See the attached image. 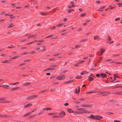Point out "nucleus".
<instances>
[{"label":"nucleus","instance_id":"f257e3e1","mask_svg":"<svg viewBox=\"0 0 122 122\" xmlns=\"http://www.w3.org/2000/svg\"><path fill=\"white\" fill-rule=\"evenodd\" d=\"M88 118L93 119L99 120L102 119L103 117L102 116H100L99 115H97L95 116L91 114L90 115V116L88 117Z\"/></svg>","mask_w":122,"mask_h":122},{"label":"nucleus","instance_id":"f03ea898","mask_svg":"<svg viewBox=\"0 0 122 122\" xmlns=\"http://www.w3.org/2000/svg\"><path fill=\"white\" fill-rule=\"evenodd\" d=\"M66 115V113L63 111H61L58 114V115L59 118H62Z\"/></svg>","mask_w":122,"mask_h":122},{"label":"nucleus","instance_id":"7ed1b4c3","mask_svg":"<svg viewBox=\"0 0 122 122\" xmlns=\"http://www.w3.org/2000/svg\"><path fill=\"white\" fill-rule=\"evenodd\" d=\"M38 96L37 95H33L27 97V98L28 99H37L39 98L37 97Z\"/></svg>","mask_w":122,"mask_h":122},{"label":"nucleus","instance_id":"20e7f679","mask_svg":"<svg viewBox=\"0 0 122 122\" xmlns=\"http://www.w3.org/2000/svg\"><path fill=\"white\" fill-rule=\"evenodd\" d=\"M66 78V76L64 75L61 76H58L56 77V79H57L58 80H64Z\"/></svg>","mask_w":122,"mask_h":122},{"label":"nucleus","instance_id":"39448f33","mask_svg":"<svg viewBox=\"0 0 122 122\" xmlns=\"http://www.w3.org/2000/svg\"><path fill=\"white\" fill-rule=\"evenodd\" d=\"M93 39L95 40H97L99 41L101 39V38L99 36L96 35L94 36Z\"/></svg>","mask_w":122,"mask_h":122},{"label":"nucleus","instance_id":"423d86ee","mask_svg":"<svg viewBox=\"0 0 122 122\" xmlns=\"http://www.w3.org/2000/svg\"><path fill=\"white\" fill-rule=\"evenodd\" d=\"M101 77L102 78H104L107 76V75L105 73H100Z\"/></svg>","mask_w":122,"mask_h":122},{"label":"nucleus","instance_id":"0eeeda50","mask_svg":"<svg viewBox=\"0 0 122 122\" xmlns=\"http://www.w3.org/2000/svg\"><path fill=\"white\" fill-rule=\"evenodd\" d=\"M111 41V38L109 36H107V40L106 43H107Z\"/></svg>","mask_w":122,"mask_h":122},{"label":"nucleus","instance_id":"6e6552de","mask_svg":"<svg viewBox=\"0 0 122 122\" xmlns=\"http://www.w3.org/2000/svg\"><path fill=\"white\" fill-rule=\"evenodd\" d=\"M55 70V69L53 68H48L46 69H45L43 70L44 71H46L48 70L50 71H53Z\"/></svg>","mask_w":122,"mask_h":122},{"label":"nucleus","instance_id":"1a4fd4ad","mask_svg":"<svg viewBox=\"0 0 122 122\" xmlns=\"http://www.w3.org/2000/svg\"><path fill=\"white\" fill-rule=\"evenodd\" d=\"M14 26V25L13 23H11L8 25L7 27L8 28H10Z\"/></svg>","mask_w":122,"mask_h":122},{"label":"nucleus","instance_id":"9d476101","mask_svg":"<svg viewBox=\"0 0 122 122\" xmlns=\"http://www.w3.org/2000/svg\"><path fill=\"white\" fill-rule=\"evenodd\" d=\"M0 117H10L8 115H2L1 114H0Z\"/></svg>","mask_w":122,"mask_h":122},{"label":"nucleus","instance_id":"9b49d317","mask_svg":"<svg viewBox=\"0 0 122 122\" xmlns=\"http://www.w3.org/2000/svg\"><path fill=\"white\" fill-rule=\"evenodd\" d=\"M110 92H104V93L102 95V96H105L107 95L108 94H109Z\"/></svg>","mask_w":122,"mask_h":122},{"label":"nucleus","instance_id":"f8f14e48","mask_svg":"<svg viewBox=\"0 0 122 122\" xmlns=\"http://www.w3.org/2000/svg\"><path fill=\"white\" fill-rule=\"evenodd\" d=\"M96 92H96V91H89L86 92V94H91L93 93H95Z\"/></svg>","mask_w":122,"mask_h":122},{"label":"nucleus","instance_id":"ddd939ff","mask_svg":"<svg viewBox=\"0 0 122 122\" xmlns=\"http://www.w3.org/2000/svg\"><path fill=\"white\" fill-rule=\"evenodd\" d=\"M32 104L31 103H28L27 104L25 105L24 106V107H30V106H32Z\"/></svg>","mask_w":122,"mask_h":122},{"label":"nucleus","instance_id":"4468645a","mask_svg":"<svg viewBox=\"0 0 122 122\" xmlns=\"http://www.w3.org/2000/svg\"><path fill=\"white\" fill-rule=\"evenodd\" d=\"M67 111L70 113H73V111L70 108H69L67 109Z\"/></svg>","mask_w":122,"mask_h":122},{"label":"nucleus","instance_id":"2eb2a0df","mask_svg":"<svg viewBox=\"0 0 122 122\" xmlns=\"http://www.w3.org/2000/svg\"><path fill=\"white\" fill-rule=\"evenodd\" d=\"M10 60H7L2 62V63H8L10 62Z\"/></svg>","mask_w":122,"mask_h":122},{"label":"nucleus","instance_id":"dca6fc26","mask_svg":"<svg viewBox=\"0 0 122 122\" xmlns=\"http://www.w3.org/2000/svg\"><path fill=\"white\" fill-rule=\"evenodd\" d=\"M31 83L29 82H26L23 85L24 86H28L30 85Z\"/></svg>","mask_w":122,"mask_h":122},{"label":"nucleus","instance_id":"f3484780","mask_svg":"<svg viewBox=\"0 0 122 122\" xmlns=\"http://www.w3.org/2000/svg\"><path fill=\"white\" fill-rule=\"evenodd\" d=\"M47 13H48L46 12H40V14L41 15H46V14H47Z\"/></svg>","mask_w":122,"mask_h":122},{"label":"nucleus","instance_id":"a211bd4d","mask_svg":"<svg viewBox=\"0 0 122 122\" xmlns=\"http://www.w3.org/2000/svg\"><path fill=\"white\" fill-rule=\"evenodd\" d=\"M52 109L50 107H47L46 108H43V110H51Z\"/></svg>","mask_w":122,"mask_h":122},{"label":"nucleus","instance_id":"6ab92c4d","mask_svg":"<svg viewBox=\"0 0 122 122\" xmlns=\"http://www.w3.org/2000/svg\"><path fill=\"white\" fill-rule=\"evenodd\" d=\"M42 47V49L41 50V51H44L46 50V49L45 48V47L44 46H41V47Z\"/></svg>","mask_w":122,"mask_h":122},{"label":"nucleus","instance_id":"aec40b11","mask_svg":"<svg viewBox=\"0 0 122 122\" xmlns=\"http://www.w3.org/2000/svg\"><path fill=\"white\" fill-rule=\"evenodd\" d=\"M31 114V112H28L25 114L24 116L23 117H25L27 116L28 115H30Z\"/></svg>","mask_w":122,"mask_h":122},{"label":"nucleus","instance_id":"412c9836","mask_svg":"<svg viewBox=\"0 0 122 122\" xmlns=\"http://www.w3.org/2000/svg\"><path fill=\"white\" fill-rule=\"evenodd\" d=\"M19 57V56L17 55L16 56H15L11 58V59L12 60L18 58Z\"/></svg>","mask_w":122,"mask_h":122},{"label":"nucleus","instance_id":"4be33fe9","mask_svg":"<svg viewBox=\"0 0 122 122\" xmlns=\"http://www.w3.org/2000/svg\"><path fill=\"white\" fill-rule=\"evenodd\" d=\"M10 102L9 101H3L0 102V103H8Z\"/></svg>","mask_w":122,"mask_h":122},{"label":"nucleus","instance_id":"5701e85b","mask_svg":"<svg viewBox=\"0 0 122 122\" xmlns=\"http://www.w3.org/2000/svg\"><path fill=\"white\" fill-rule=\"evenodd\" d=\"M100 52L101 53V54H102L105 51V50L103 48H102L100 50Z\"/></svg>","mask_w":122,"mask_h":122},{"label":"nucleus","instance_id":"b1692460","mask_svg":"<svg viewBox=\"0 0 122 122\" xmlns=\"http://www.w3.org/2000/svg\"><path fill=\"white\" fill-rule=\"evenodd\" d=\"M73 81L72 80L69 81H67L66 82H65L64 83V84H67V83H69L71 82H73Z\"/></svg>","mask_w":122,"mask_h":122},{"label":"nucleus","instance_id":"393cba45","mask_svg":"<svg viewBox=\"0 0 122 122\" xmlns=\"http://www.w3.org/2000/svg\"><path fill=\"white\" fill-rule=\"evenodd\" d=\"M57 113H49L48 114V115H56Z\"/></svg>","mask_w":122,"mask_h":122},{"label":"nucleus","instance_id":"a878e982","mask_svg":"<svg viewBox=\"0 0 122 122\" xmlns=\"http://www.w3.org/2000/svg\"><path fill=\"white\" fill-rule=\"evenodd\" d=\"M116 77H119L117 75V76H114V79L113 80V81H112V82H114V81L115 80H116Z\"/></svg>","mask_w":122,"mask_h":122},{"label":"nucleus","instance_id":"bb28decb","mask_svg":"<svg viewBox=\"0 0 122 122\" xmlns=\"http://www.w3.org/2000/svg\"><path fill=\"white\" fill-rule=\"evenodd\" d=\"M20 88L19 87H17L14 88H13L11 89V90L12 91L16 90L17 89H19Z\"/></svg>","mask_w":122,"mask_h":122},{"label":"nucleus","instance_id":"cd10ccee","mask_svg":"<svg viewBox=\"0 0 122 122\" xmlns=\"http://www.w3.org/2000/svg\"><path fill=\"white\" fill-rule=\"evenodd\" d=\"M88 41V39H84L83 40H82L80 41V42H83L85 41Z\"/></svg>","mask_w":122,"mask_h":122},{"label":"nucleus","instance_id":"c85d7f7f","mask_svg":"<svg viewBox=\"0 0 122 122\" xmlns=\"http://www.w3.org/2000/svg\"><path fill=\"white\" fill-rule=\"evenodd\" d=\"M64 24L63 23H61V24H58L56 25V27H59L60 26H62Z\"/></svg>","mask_w":122,"mask_h":122},{"label":"nucleus","instance_id":"c756f323","mask_svg":"<svg viewBox=\"0 0 122 122\" xmlns=\"http://www.w3.org/2000/svg\"><path fill=\"white\" fill-rule=\"evenodd\" d=\"M93 79L92 78V77L89 76V81H93Z\"/></svg>","mask_w":122,"mask_h":122},{"label":"nucleus","instance_id":"7c9ffc66","mask_svg":"<svg viewBox=\"0 0 122 122\" xmlns=\"http://www.w3.org/2000/svg\"><path fill=\"white\" fill-rule=\"evenodd\" d=\"M57 66V65H53L50 66V67H51V68H53L54 67H56Z\"/></svg>","mask_w":122,"mask_h":122},{"label":"nucleus","instance_id":"2f4dec72","mask_svg":"<svg viewBox=\"0 0 122 122\" xmlns=\"http://www.w3.org/2000/svg\"><path fill=\"white\" fill-rule=\"evenodd\" d=\"M53 36V35H50L46 37L45 38H49Z\"/></svg>","mask_w":122,"mask_h":122},{"label":"nucleus","instance_id":"473e14b6","mask_svg":"<svg viewBox=\"0 0 122 122\" xmlns=\"http://www.w3.org/2000/svg\"><path fill=\"white\" fill-rule=\"evenodd\" d=\"M98 92V94L99 95H100L101 94H103V93H104V92H102L101 91H98L97 92Z\"/></svg>","mask_w":122,"mask_h":122},{"label":"nucleus","instance_id":"72a5a7b5","mask_svg":"<svg viewBox=\"0 0 122 122\" xmlns=\"http://www.w3.org/2000/svg\"><path fill=\"white\" fill-rule=\"evenodd\" d=\"M84 108H79L77 109V110L79 111H83L84 110H85Z\"/></svg>","mask_w":122,"mask_h":122},{"label":"nucleus","instance_id":"f704fd0d","mask_svg":"<svg viewBox=\"0 0 122 122\" xmlns=\"http://www.w3.org/2000/svg\"><path fill=\"white\" fill-rule=\"evenodd\" d=\"M36 115H32L31 116H29L28 117V118H31L32 117H34L35 116H36Z\"/></svg>","mask_w":122,"mask_h":122},{"label":"nucleus","instance_id":"c9c22d12","mask_svg":"<svg viewBox=\"0 0 122 122\" xmlns=\"http://www.w3.org/2000/svg\"><path fill=\"white\" fill-rule=\"evenodd\" d=\"M19 83V82H16L15 83H13V84H9L10 85H15L16 84H18Z\"/></svg>","mask_w":122,"mask_h":122},{"label":"nucleus","instance_id":"e433bc0d","mask_svg":"<svg viewBox=\"0 0 122 122\" xmlns=\"http://www.w3.org/2000/svg\"><path fill=\"white\" fill-rule=\"evenodd\" d=\"M80 92H78V90L76 88L75 89V92L76 94H78Z\"/></svg>","mask_w":122,"mask_h":122},{"label":"nucleus","instance_id":"4c0bfd02","mask_svg":"<svg viewBox=\"0 0 122 122\" xmlns=\"http://www.w3.org/2000/svg\"><path fill=\"white\" fill-rule=\"evenodd\" d=\"M83 113H89V112L88 111L85 110H83Z\"/></svg>","mask_w":122,"mask_h":122},{"label":"nucleus","instance_id":"58836bf2","mask_svg":"<svg viewBox=\"0 0 122 122\" xmlns=\"http://www.w3.org/2000/svg\"><path fill=\"white\" fill-rule=\"evenodd\" d=\"M81 45H76L75 46V48H77L79 47H81Z\"/></svg>","mask_w":122,"mask_h":122},{"label":"nucleus","instance_id":"ea45409f","mask_svg":"<svg viewBox=\"0 0 122 122\" xmlns=\"http://www.w3.org/2000/svg\"><path fill=\"white\" fill-rule=\"evenodd\" d=\"M86 15V14L85 13H82L80 15V16L83 17L85 16Z\"/></svg>","mask_w":122,"mask_h":122},{"label":"nucleus","instance_id":"a19ab883","mask_svg":"<svg viewBox=\"0 0 122 122\" xmlns=\"http://www.w3.org/2000/svg\"><path fill=\"white\" fill-rule=\"evenodd\" d=\"M73 9H71V10H68V13H70L71 12V11H73Z\"/></svg>","mask_w":122,"mask_h":122},{"label":"nucleus","instance_id":"79ce46f5","mask_svg":"<svg viewBox=\"0 0 122 122\" xmlns=\"http://www.w3.org/2000/svg\"><path fill=\"white\" fill-rule=\"evenodd\" d=\"M84 62V60L81 61H80L78 63V64H80L83 63Z\"/></svg>","mask_w":122,"mask_h":122},{"label":"nucleus","instance_id":"37998d69","mask_svg":"<svg viewBox=\"0 0 122 122\" xmlns=\"http://www.w3.org/2000/svg\"><path fill=\"white\" fill-rule=\"evenodd\" d=\"M117 4L119 7H122V4L121 3H118Z\"/></svg>","mask_w":122,"mask_h":122},{"label":"nucleus","instance_id":"c03bdc74","mask_svg":"<svg viewBox=\"0 0 122 122\" xmlns=\"http://www.w3.org/2000/svg\"><path fill=\"white\" fill-rule=\"evenodd\" d=\"M56 27L55 26H53L51 27L50 29L51 30H53Z\"/></svg>","mask_w":122,"mask_h":122},{"label":"nucleus","instance_id":"a18cd8bd","mask_svg":"<svg viewBox=\"0 0 122 122\" xmlns=\"http://www.w3.org/2000/svg\"><path fill=\"white\" fill-rule=\"evenodd\" d=\"M81 78V76H76L75 77V78L77 79H80Z\"/></svg>","mask_w":122,"mask_h":122},{"label":"nucleus","instance_id":"49530a36","mask_svg":"<svg viewBox=\"0 0 122 122\" xmlns=\"http://www.w3.org/2000/svg\"><path fill=\"white\" fill-rule=\"evenodd\" d=\"M52 117L53 118H59L58 115V116H52Z\"/></svg>","mask_w":122,"mask_h":122},{"label":"nucleus","instance_id":"de8ad7c7","mask_svg":"<svg viewBox=\"0 0 122 122\" xmlns=\"http://www.w3.org/2000/svg\"><path fill=\"white\" fill-rule=\"evenodd\" d=\"M96 76H97L98 78H99L101 77L100 74H97L96 75Z\"/></svg>","mask_w":122,"mask_h":122},{"label":"nucleus","instance_id":"09e8293b","mask_svg":"<svg viewBox=\"0 0 122 122\" xmlns=\"http://www.w3.org/2000/svg\"><path fill=\"white\" fill-rule=\"evenodd\" d=\"M111 60H112L111 59H107L105 60V61L106 62H108L111 61Z\"/></svg>","mask_w":122,"mask_h":122},{"label":"nucleus","instance_id":"8fccbe9b","mask_svg":"<svg viewBox=\"0 0 122 122\" xmlns=\"http://www.w3.org/2000/svg\"><path fill=\"white\" fill-rule=\"evenodd\" d=\"M28 53V52H23V53H22L21 54V55H24L25 54H27Z\"/></svg>","mask_w":122,"mask_h":122},{"label":"nucleus","instance_id":"3c124183","mask_svg":"<svg viewBox=\"0 0 122 122\" xmlns=\"http://www.w3.org/2000/svg\"><path fill=\"white\" fill-rule=\"evenodd\" d=\"M115 94L118 95H121L120 92H115Z\"/></svg>","mask_w":122,"mask_h":122},{"label":"nucleus","instance_id":"603ef678","mask_svg":"<svg viewBox=\"0 0 122 122\" xmlns=\"http://www.w3.org/2000/svg\"><path fill=\"white\" fill-rule=\"evenodd\" d=\"M25 64L24 63H21L19 65L20 66H22L24 65Z\"/></svg>","mask_w":122,"mask_h":122},{"label":"nucleus","instance_id":"864d4df0","mask_svg":"<svg viewBox=\"0 0 122 122\" xmlns=\"http://www.w3.org/2000/svg\"><path fill=\"white\" fill-rule=\"evenodd\" d=\"M74 102L76 103L77 104L79 103H80V102L76 101H74Z\"/></svg>","mask_w":122,"mask_h":122},{"label":"nucleus","instance_id":"5fc2aeb1","mask_svg":"<svg viewBox=\"0 0 122 122\" xmlns=\"http://www.w3.org/2000/svg\"><path fill=\"white\" fill-rule=\"evenodd\" d=\"M37 1H36V0L33 3V5H36L37 4Z\"/></svg>","mask_w":122,"mask_h":122},{"label":"nucleus","instance_id":"6e6d98bb","mask_svg":"<svg viewBox=\"0 0 122 122\" xmlns=\"http://www.w3.org/2000/svg\"><path fill=\"white\" fill-rule=\"evenodd\" d=\"M44 41L43 40H39L37 41V42H43Z\"/></svg>","mask_w":122,"mask_h":122},{"label":"nucleus","instance_id":"4d7b16f0","mask_svg":"<svg viewBox=\"0 0 122 122\" xmlns=\"http://www.w3.org/2000/svg\"><path fill=\"white\" fill-rule=\"evenodd\" d=\"M40 50V48H35V50L36 51H38Z\"/></svg>","mask_w":122,"mask_h":122},{"label":"nucleus","instance_id":"13d9d810","mask_svg":"<svg viewBox=\"0 0 122 122\" xmlns=\"http://www.w3.org/2000/svg\"><path fill=\"white\" fill-rule=\"evenodd\" d=\"M83 113V112H77V114H82Z\"/></svg>","mask_w":122,"mask_h":122},{"label":"nucleus","instance_id":"bf43d9fd","mask_svg":"<svg viewBox=\"0 0 122 122\" xmlns=\"http://www.w3.org/2000/svg\"><path fill=\"white\" fill-rule=\"evenodd\" d=\"M34 42H32L30 43H27L26 44L27 45H29V44H31L32 43H33Z\"/></svg>","mask_w":122,"mask_h":122},{"label":"nucleus","instance_id":"052dcab7","mask_svg":"<svg viewBox=\"0 0 122 122\" xmlns=\"http://www.w3.org/2000/svg\"><path fill=\"white\" fill-rule=\"evenodd\" d=\"M5 15H9V16H13V15L12 14H10L9 15V14H5Z\"/></svg>","mask_w":122,"mask_h":122},{"label":"nucleus","instance_id":"680f3d73","mask_svg":"<svg viewBox=\"0 0 122 122\" xmlns=\"http://www.w3.org/2000/svg\"><path fill=\"white\" fill-rule=\"evenodd\" d=\"M81 106L82 107H86V104H83L81 105Z\"/></svg>","mask_w":122,"mask_h":122},{"label":"nucleus","instance_id":"e2e57ef3","mask_svg":"<svg viewBox=\"0 0 122 122\" xmlns=\"http://www.w3.org/2000/svg\"><path fill=\"white\" fill-rule=\"evenodd\" d=\"M113 56H120V55L119 54H117V55H115V54H113Z\"/></svg>","mask_w":122,"mask_h":122},{"label":"nucleus","instance_id":"0e129e2a","mask_svg":"<svg viewBox=\"0 0 122 122\" xmlns=\"http://www.w3.org/2000/svg\"><path fill=\"white\" fill-rule=\"evenodd\" d=\"M120 19L119 18H117L115 19V21H117L119 20Z\"/></svg>","mask_w":122,"mask_h":122},{"label":"nucleus","instance_id":"69168bd1","mask_svg":"<svg viewBox=\"0 0 122 122\" xmlns=\"http://www.w3.org/2000/svg\"><path fill=\"white\" fill-rule=\"evenodd\" d=\"M30 61V59H28L26 60H25L24 61V62H28Z\"/></svg>","mask_w":122,"mask_h":122},{"label":"nucleus","instance_id":"338daca9","mask_svg":"<svg viewBox=\"0 0 122 122\" xmlns=\"http://www.w3.org/2000/svg\"><path fill=\"white\" fill-rule=\"evenodd\" d=\"M33 37H34V38H36V37L37 36L36 35H32Z\"/></svg>","mask_w":122,"mask_h":122},{"label":"nucleus","instance_id":"774afa93","mask_svg":"<svg viewBox=\"0 0 122 122\" xmlns=\"http://www.w3.org/2000/svg\"><path fill=\"white\" fill-rule=\"evenodd\" d=\"M114 122H121V121H118L116 120H114Z\"/></svg>","mask_w":122,"mask_h":122}]
</instances>
